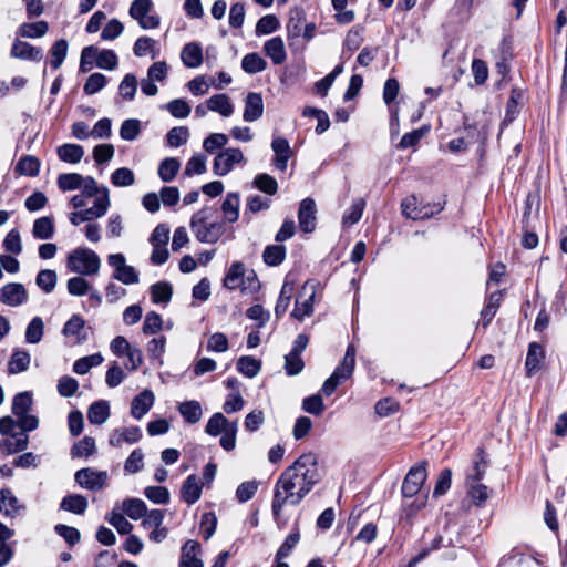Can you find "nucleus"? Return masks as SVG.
<instances>
[{
    "label": "nucleus",
    "instance_id": "obj_1",
    "mask_svg": "<svg viewBox=\"0 0 567 567\" xmlns=\"http://www.w3.org/2000/svg\"><path fill=\"white\" fill-rule=\"evenodd\" d=\"M189 228L199 243L215 244L226 231L224 221L218 219V210L214 205H205L193 214Z\"/></svg>",
    "mask_w": 567,
    "mask_h": 567
},
{
    "label": "nucleus",
    "instance_id": "obj_2",
    "mask_svg": "<svg viewBox=\"0 0 567 567\" xmlns=\"http://www.w3.org/2000/svg\"><path fill=\"white\" fill-rule=\"evenodd\" d=\"M281 475L290 478L293 488L306 497L321 478L317 456L313 453L300 455Z\"/></svg>",
    "mask_w": 567,
    "mask_h": 567
},
{
    "label": "nucleus",
    "instance_id": "obj_3",
    "mask_svg": "<svg viewBox=\"0 0 567 567\" xmlns=\"http://www.w3.org/2000/svg\"><path fill=\"white\" fill-rule=\"evenodd\" d=\"M66 267L81 276H96L101 268V259L94 250L79 247L68 255Z\"/></svg>",
    "mask_w": 567,
    "mask_h": 567
},
{
    "label": "nucleus",
    "instance_id": "obj_4",
    "mask_svg": "<svg viewBox=\"0 0 567 567\" xmlns=\"http://www.w3.org/2000/svg\"><path fill=\"white\" fill-rule=\"evenodd\" d=\"M303 498L305 496L302 493L293 488V483H290V478H286L280 475L274 486V497L271 503L274 517L276 519L279 518L285 506H297Z\"/></svg>",
    "mask_w": 567,
    "mask_h": 567
},
{
    "label": "nucleus",
    "instance_id": "obj_5",
    "mask_svg": "<svg viewBox=\"0 0 567 567\" xmlns=\"http://www.w3.org/2000/svg\"><path fill=\"white\" fill-rule=\"evenodd\" d=\"M355 364V348L352 344H349L346 351V354L342 359V362L339 367L336 368L333 373L324 381L322 385V392L329 396L331 395L338 384L347 380L352 375L353 369Z\"/></svg>",
    "mask_w": 567,
    "mask_h": 567
},
{
    "label": "nucleus",
    "instance_id": "obj_6",
    "mask_svg": "<svg viewBox=\"0 0 567 567\" xmlns=\"http://www.w3.org/2000/svg\"><path fill=\"white\" fill-rule=\"evenodd\" d=\"M317 284L315 281H306L299 291L295 308L291 316L302 321L306 317H310L313 313V303L316 298Z\"/></svg>",
    "mask_w": 567,
    "mask_h": 567
},
{
    "label": "nucleus",
    "instance_id": "obj_7",
    "mask_svg": "<svg viewBox=\"0 0 567 567\" xmlns=\"http://www.w3.org/2000/svg\"><path fill=\"white\" fill-rule=\"evenodd\" d=\"M110 207L109 189L104 188L102 195L95 198L94 205L84 210L74 212L70 215L72 225L78 226L84 221H92L93 219L103 217Z\"/></svg>",
    "mask_w": 567,
    "mask_h": 567
},
{
    "label": "nucleus",
    "instance_id": "obj_8",
    "mask_svg": "<svg viewBox=\"0 0 567 567\" xmlns=\"http://www.w3.org/2000/svg\"><path fill=\"white\" fill-rule=\"evenodd\" d=\"M153 1L152 0H134L131 3L128 13L138 22L142 29H155L159 25V17L152 13Z\"/></svg>",
    "mask_w": 567,
    "mask_h": 567
},
{
    "label": "nucleus",
    "instance_id": "obj_9",
    "mask_svg": "<svg viewBox=\"0 0 567 567\" xmlns=\"http://www.w3.org/2000/svg\"><path fill=\"white\" fill-rule=\"evenodd\" d=\"M107 264L114 269L113 279L124 285H134L140 281L138 274L133 266L126 265L125 256L121 252L107 256Z\"/></svg>",
    "mask_w": 567,
    "mask_h": 567
},
{
    "label": "nucleus",
    "instance_id": "obj_10",
    "mask_svg": "<svg viewBox=\"0 0 567 567\" xmlns=\"http://www.w3.org/2000/svg\"><path fill=\"white\" fill-rule=\"evenodd\" d=\"M109 475L106 471H96L91 467L81 468L75 472L74 481L82 488L89 491H100L107 484Z\"/></svg>",
    "mask_w": 567,
    "mask_h": 567
},
{
    "label": "nucleus",
    "instance_id": "obj_11",
    "mask_svg": "<svg viewBox=\"0 0 567 567\" xmlns=\"http://www.w3.org/2000/svg\"><path fill=\"white\" fill-rule=\"evenodd\" d=\"M427 477L426 472V463L421 462L415 464L408 472L403 483H402V494L404 497H413L415 496L423 484L425 483Z\"/></svg>",
    "mask_w": 567,
    "mask_h": 567
},
{
    "label": "nucleus",
    "instance_id": "obj_12",
    "mask_svg": "<svg viewBox=\"0 0 567 567\" xmlns=\"http://www.w3.org/2000/svg\"><path fill=\"white\" fill-rule=\"evenodd\" d=\"M243 161L244 154L239 148H226L214 159V174L217 176H225L233 169L235 164H239Z\"/></svg>",
    "mask_w": 567,
    "mask_h": 567
},
{
    "label": "nucleus",
    "instance_id": "obj_13",
    "mask_svg": "<svg viewBox=\"0 0 567 567\" xmlns=\"http://www.w3.org/2000/svg\"><path fill=\"white\" fill-rule=\"evenodd\" d=\"M317 208L312 198H305L301 200L298 210L299 227L305 233H312L316 228Z\"/></svg>",
    "mask_w": 567,
    "mask_h": 567
},
{
    "label": "nucleus",
    "instance_id": "obj_14",
    "mask_svg": "<svg viewBox=\"0 0 567 567\" xmlns=\"http://www.w3.org/2000/svg\"><path fill=\"white\" fill-rule=\"evenodd\" d=\"M401 208H402L403 215H405L406 217H409L411 219L416 220V219L430 218L435 213L441 212L443 209V206L441 204H436V205H434V208L431 210H427L425 207L419 208L417 199L414 195H412L402 200Z\"/></svg>",
    "mask_w": 567,
    "mask_h": 567
},
{
    "label": "nucleus",
    "instance_id": "obj_15",
    "mask_svg": "<svg viewBox=\"0 0 567 567\" xmlns=\"http://www.w3.org/2000/svg\"><path fill=\"white\" fill-rule=\"evenodd\" d=\"M0 300L7 306L18 307L28 300V292L22 284H7L1 289Z\"/></svg>",
    "mask_w": 567,
    "mask_h": 567
},
{
    "label": "nucleus",
    "instance_id": "obj_16",
    "mask_svg": "<svg viewBox=\"0 0 567 567\" xmlns=\"http://www.w3.org/2000/svg\"><path fill=\"white\" fill-rule=\"evenodd\" d=\"M271 148L275 153L272 161L275 167L281 172L286 171L288 161L292 156V150L288 140L281 136L274 137Z\"/></svg>",
    "mask_w": 567,
    "mask_h": 567
},
{
    "label": "nucleus",
    "instance_id": "obj_17",
    "mask_svg": "<svg viewBox=\"0 0 567 567\" xmlns=\"http://www.w3.org/2000/svg\"><path fill=\"white\" fill-rule=\"evenodd\" d=\"M545 360V349L537 342H532L528 346V351L525 360L526 375L533 377L536 372L542 369V364Z\"/></svg>",
    "mask_w": 567,
    "mask_h": 567
},
{
    "label": "nucleus",
    "instance_id": "obj_18",
    "mask_svg": "<svg viewBox=\"0 0 567 567\" xmlns=\"http://www.w3.org/2000/svg\"><path fill=\"white\" fill-rule=\"evenodd\" d=\"M200 545L197 540H187L181 550L178 567H204L203 560L198 557Z\"/></svg>",
    "mask_w": 567,
    "mask_h": 567
},
{
    "label": "nucleus",
    "instance_id": "obj_19",
    "mask_svg": "<svg viewBox=\"0 0 567 567\" xmlns=\"http://www.w3.org/2000/svg\"><path fill=\"white\" fill-rule=\"evenodd\" d=\"M264 114V101L260 93L250 92L245 99L243 118L246 122H255Z\"/></svg>",
    "mask_w": 567,
    "mask_h": 567
},
{
    "label": "nucleus",
    "instance_id": "obj_20",
    "mask_svg": "<svg viewBox=\"0 0 567 567\" xmlns=\"http://www.w3.org/2000/svg\"><path fill=\"white\" fill-rule=\"evenodd\" d=\"M488 467V461L485 457V453L483 449H477L475 452L472 465L466 472L465 483H477L480 482Z\"/></svg>",
    "mask_w": 567,
    "mask_h": 567
},
{
    "label": "nucleus",
    "instance_id": "obj_21",
    "mask_svg": "<svg viewBox=\"0 0 567 567\" xmlns=\"http://www.w3.org/2000/svg\"><path fill=\"white\" fill-rule=\"evenodd\" d=\"M10 54L16 59L35 62L41 61L43 58L41 48L33 47L32 44L20 40L13 42Z\"/></svg>",
    "mask_w": 567,
    "mask_h": 567
},
{
    "label": "nucleus",
    "instance_id": "obj_22",
    "mask_svg": "<svg viewBox=\"0 0 567 567\" xmlns=\"http://www.w3.org/2000/svg\"><path fill=\"white\" fill-rule=\"evenodd\" d=\"M154 401V393L148 389L143 390L131 403V415L136 420H141L151 410Z\"/></svg>",
    "mask_w": 567,
    "mask_h": 567
},
{
    "label": "nucleus",
    "instance_id": "obj_23",
    "mask_svg": "<svg viewBox=\"0 0 567 567\" xmlns=\"http://www.w3.org/2000/svg\"><path fill=\"white\" fill-rule=\"evenodd\" d=\"M141 437L142 432L138 426L115 429L110 435L109 443L114 447H120L124 442L133 444L138 442Z\"/></svg>",
    "mask_w": 567,
    "mask_h": 567
},
{
    "label": "nucleus",
    "instance_id": "obj_24",
    "mask_svg": "<svg viewBox=\"0 0 567 567\" xmlns=\"http://www.w3.org/2000/svg\"><path fill=\"white\" fill-rule=\"evenodd\" d=\"M181 59L186 68L200 66L204 60L202 45L198 42L186 43L181 51Z\"/></svg>",
    "mask_w": 567,
    "mask_h": 567
},
{
    "label": "nucleus",
    "instance_id": "obj_25",
    "mask_svg": "<svg viewBox=\"0 0 567 567\" xmlns=\"http://www.w3.org/2000/svg\"><path fill=\"white\" fill-rule=\"evenodd\" d=\"M202 496V484L199 478L192 474L189 475L182 485L181 497L182 499L192 505L196 503Z\"/></svg>",
    "mask_w": 567,
    "mask_h": 567
},
{
    "label": "nucleus",
    "instance_id": "obj_26",
    "mask_svg": "<svg viewBox=\"0 0 567 567\" xmlns=\"http://www.w3.org/2000/svg\"><path fill=\"white\" fill-rule=\"evenodd\" d=\"M240 196L238 193H228L221 204L224 224H233L239 218Z\"/></svg>",
    "mask_w": 567,
    "mask_h": 567
},
{
    "label": "nucleus",
    "instance_id": "obj_27",
    "mask_svg": "<svg viewBox=\"0 0 567 567\" xmlns=\"http://www.w3.org/2000/svg\"><path fill=\"white\" fill-rule=\"evenodd\" d=\"M85 321L79 315H73L64 324L62 329V334L64 337L74 338L76 343H82L86 340V334L84 332Z\"/></svg>",
    "mask_w": 567,
    "mask_h": 567
},
{
    "label": "nucleus",
    "instance_id": "obj_28",
    "mask_svg": "<svg viewBox=\"0 0 567 567\" xmlns=\"http://www.w3.org/2000/svg\"><path fill=\"white\" fill-rule=\"evenodd\" d=\"M264 51L274 64L280 65L287 59L284 40L280 37H274L265 42Z\"/></svg>",
    "mask_w": 567,
    "mask_h": 567
},
{
    "label": "nucleus",
    "instance_id": "obj_29",
    "mask_svg": "<svg viewBox=\"0 0 567 567\" xmlns=\"http://www.w3.org/2000/svg\"><path fill=\"white\" fill-rule=\"evenodd\" d=\"M89 503L85 496L81 494H70L62 498L60 509L75 515H83L87 509Z\"/></svg>",
    "mask_w": 567,
    "mask_h": 567
},
{
    "label": "nucleus",
    "instance_id": "obj_30",
    "mask_svg": "<svg viewBox=\"0 0 567 567\" xmlns=\"http://www.w3.org/2000/svg\"><path fill=\"white\" fill-rule=\"evenodd\" d=\"M54 219L51 216H43L34 220L32 236L39 240L51 239L54 235Z\"/></svg>",
    "mask_w": 567,
    "mask_h": 567
},
{
    "label": "nucleus",
    "instance_id": "obj_31",
    "mask_svg": "<svg viewBox=\"0 0 567 567\" xmlns=\"http://www.w3.org/2000/svg\"><path fill=\"white\" fill-rule=\"evenodd\" d=\"M207 107L209 111L219 113L224 117H229L234 113V105L228 95L224 93L210 96L207 100Z\"/></svg>",
    "mask_w": 567,
    "mask_h": 567
},
{
    "label": "nucleus",
    "instance_id": "obj_32",
    "mask_svg": "<svg viewBox=\"0 0 567 567\" xmlns=\"http://www.w3.org/2000/svg\"><path fill=\"white\" fill-rule=\"evenodd\" d=\"M245 266L240 261H235L229 267L225 278L224 286L230 290H235L244 285Z\"/></svg>",
    "mask_w": 567,
    "mask_h": 567
},
{
    "label": "nucleus",
    "instance_id": "obj_33",
    "mask_svg": "<svg viewBox=\"0 0 567 567\" xmlns=\"http://www.w3.org/2000/svg\"><path fill=\"white\" fill-rule=\"evenodd\" d=\"M178 412L183 419L189 424H196L203 415L202 405L196 400L185 401L178 405Z\"/></svg>",
    "mask_w": 567,
    "mask_h": 567
},
{
    "label": "nucleus",
    "instance_id": "obj_34",
    "mask_svg": "<svg viewBox=\"0 0 567 567\" xmlns=\"http://www.w3.org/2000/svg\"><path fill=\"white\" fill-rule=\"evenodd\" d=\"M56 153L62 162L76 164L82 159L84 148L79 144L66 143L59 146Z\"/></svg>",
    "mask_w": 567,
    "mask_h": 567
},
{
    "label": "nucleus",
    "instance_id": "obj_35",
    "mask_svg": "<svg viewBox=\"0 0 567 567\" xmlns=\"http://www.w3.org/2000/svg\"><path fill=\"white\" fill-rule=\"evenodd\" d=\"M110 417V405L106 401H96L92 403L87 410V419L90 423L102 425Z\"/></svg>",
    "mask_w": 567,
    "mask_h": 567
},
{
    "label": "nucleus",
    "instance_id": "obj_36",
    "mask_svg": "<svg viewBox=\"0 0 567 567\" xmlns=\"http://www.w3.org/2000/svg\"><path fill=\"white\" fill-rule=\"evenodd\" d=\"M30 361L31 357L28 351L20 349L14 350L8 362V372L10 374H17L28 370Z\"/></svg>",
    "mask_w": 567,
    "mask_h": 567
},
{
    "label": "nucleus",
    "instance_id": "obj_37",
    "mask_svg": "<svg viewBox=\"0 0 567 567\" xmlns=\"http://www.w3.org/2000/svg\"><path fill=\"white\" fill-rule=\"evenodd\" d=\"M467 487V497L471 503L477 507H482L489 498V489L486 485L477 483H465Z\"/></svg>",
    "mask_w": 567,
    "mask_h": 567
},
{
    "label": "nucleus",
    "instance_id": "obj_38",
    "mask_svg": "<svg viewBox=\"0 0 567 567\" xmlns=\"http://www.w3.org/2000/svg\"><path fill=\"white\" fill-rule=\"evenodd\" d=\"M502 298H503L502 291H495L489 296L486 306L481 311L482 326L484 328L491 323L492 319L496 315V312L501 306Z\"/></svg>",
    "mask_w": 567,
    "mask_h": 567
},
{
    "label": "nucleus",
    "instance_id": "obj_39",
    "mask_svg": "<svg viewBox=\"0 0 567 567\" xmlns=\"http://www.w3.org/2000/svg\"><path fill=\"white\" fill-rule=\"evenodd\" d=\"M181 168V162L175 157H166L158 165V176L165 182H172Z\"/></svg>",
    "mask_w": 567,
    "mask_h": 567
},
{
    "label": "nucleus",
    "instance_id": "obj_40",
    "mask_svg": "<svg viewBox=\"0 0 567 567\" xmlns=\"http://www.w3.org/2000/svg\"><path fill=\"white\" fill-rule=\"evenodd\" d=\"M21 506L19 505L18 498L13 495V493L3 488L0 491V512L6 516H14Z\"/></svg>",
    "mask_w": 567,
    "mask_h": 567
},
{
    "label": "nucleus",
    "instance_id": "obj_41",
    "mask_svg": "<svg viewBox=\"0 0 567 567\" xmlns=\"http://www.w3.org/2000/svg\"><path fill=\"white\" fill-rule=\"evenodd\" d=\"M68 49H69V43L65 39H60L58 41H55L50 51H49V54H50V65L53 68V69H59L65 58H66V54H68Z\"/></svg>",
    "mask_w": 567,
    "mask_h": 567
},
{
    "label": "nucleus",
    "instance_id": "obj_42",
    "mask_svg": "<svg viewBox=\"0 0 567 567\" xmlns=\"http://www.w3.org/2000/svg\"><path fill=\"white\" fill-rule=\"evenodd\" d=\"M150 292L154 303H167L172 298L173 288L169 282L158 281L151 286Z\"/></svg>",
    "mask_w": 567,
    "mask_h": 567
},
{
    "label": "nucleus",
    "instance_id": "obj_43",
    "mask_svg": "<svg viewBox=\"0 0 567 567\" xmlns=\"http://www.w3.org/2000/svg\"><path fill=\"white\" fill-rule=\"evenodd\" d=\"M83 182L84 177L78 173H63L56 179L58 187L62 192L80 189Z\"/></svg>",
    "mask_w": 567,
    "mask_h": 567
},
{
    "label": "nucleus",
    "instance_id": "obj_44",
    "mask_svg": "<svg viewBox=\"0 0 567 567\" xmlns=\"http://www.w3.org/2000/svg\"><path fill=\"white\" fill-rule=\"evenodd\" d=\"M241 68L248 74L260 73L266 70L267 61L258 53H248L241 60Z\"/></svg>",
    "mask_w": 567,
    "mask_h": 567
},
{
    "label": "nucleus",
    "instance_id": "obj_45",
    "mask_svg": "<svg viewBox=\"0 0 567 567\" xmlns=\"http://www.w3.org/2000/svg\"><path fill=\"white\" fill-rule=\"evenodd\" d=\"M233 422L228 421V419L220 412L214 413L208 420L205 432L208 435L217 436L224 431L227 430L231 425Z\"/></svg>",
    "mask_w": 567,
    "mask_h": 567
},
{
    "label": "nucleus",
    "instance_id": "obj_46",
    "mask_svg": "<svg viewBox=\"0 0 567 567\" xmlns=\"http://www.w3.org/2000/svg\"><path fill=\"white\" fill-rule=\"evenodd\" d=\"M365 202L362 198H357L352 202L351 206L344 212L342 224L347 227L357 224L363 214Z\"/></svg>",
    "mask_w": 567,
    "mask_h": 567
},
{
    "label": "nucleus",
    "instance_id": "obj_47",
    "mask_svg": "<svg viewBox=\"0 0 567 567\" xmlns=\"http://www.w3.org/2000/svg\"><path fill=\"white\" fill-rule=\"evenodd\" d=\"M236 365L237 370L247 378L256 377L261 369V362L250 355L240 357Z\"/></svg>",
    "mask_w": 567,
    "mask_h": 567
},
{
    "label": "nucleus",
    "instance_id": "obj_48",
    "mask_svg": "<svg viewBox=\"0 0 567 567\" xmlns=\"http://www.w3.org/2000/svg\"><path fill=\"white\" fill-rule=\"evenodd\" d=\"M96 445L95 440L91 436H84L82 440L75 442L71 449V456L75 457H89L95 453Z\"/></svg>",
    "mask_w": 567,
    "mask_h": 567
},
{
    "label": "nucleus",
    "instance_id": "obj_49",
    "mask_svg": "<svg viewBox=\"0 0 567 567\" xmlns=\"http://www.w3.org/2000/svg\"><path fill=\"white\" fill-rule=\"evenodd\" d=\"M286 257V247L282 245H270L267 246L262 254V259L268 266L280 265Z\"/></svg>",
    "mask_w": 567,
    "mask_h": 567
},
{
    "label": "nucleus",
    "instance_id": "obj_50",
    "mask_svg": "<svg viewBox=\"0 0 567 567\" xmlns=\"http://www.w3.org/2000/svg\"><path fill=\"white\" fill-rule=\"evenodd\" d=\"M44 333V322L40 317H34L25 330V341L31 344L39 343Z\"/></svg>",
    "mask_w": 567,
    "mask_h": 567
},
{
    "label": "nucleus",
    "instance_id": "obj_51",
    "mask_svg": "<svg viewBox=\"0 0 567 567\" xmlns=\"http://www.w3.org/2000/svg\"><path fill=\"white\" fill-rule=\"evenodd\" d=\"M123 512L132 519L142 518L146 512V504L138 498H131L123 502Z\"/></svg>",
    "mask_w": 567,
    "mask_h": 567
},
{
    "label": "nucleus",
    "instance_id": "obj_52",
    "mask_svg": "<svg viewBox=\"0 0 567 567\" xmlns=\"http://www.w3.org/2000/svg\"><path fill=\"white\" fill-rule=\"evenodd\" d=\"M137 91V79L134 74H126L118 85V94L125 101H132Z\"/></svg>",
    "mask_w": 567,
    "mask_h": 567
},
{
    "label": "nucleus",
    "instance_id": "obj_53",
    "mask_svg": "<svg viewBox=\"0 0 567 567\" xmlns=\"http://www.w3.org/2000/svg\"><path fill=\"white\" fill-rule=\"evenodd\" d=\"M16 171L25 176H37L40 171V161L34 156H23L16 166Z\"/></svg>",
    "mask_w": 567,
    "mask_h": 567
},
{
    "label": "nucleus",
    "instance_id": "obj_54",
    "mask_svg": "<svg viewBox=\"0 0 567 567\" xmlns=\"http://www.w3.org/2000/svg\"><path fill=\"white\" fill-rule=\"evenodd\" d=\"M32 394L30 392H20L13 398L12 413L16 416L24 415L29 412L32 405Z\"/></svg>",
    "mask_w": 567,
    "mask_h": 567
},
{
    "label": "nucleus",
    "instance_id": "obj_55",
    "mask_svg": "<svg viewBox=\"0 0 567 567\" xmlns=\"http://www.w3.org/2000/svg\"><path fill=\"white\" fill-rule=\"evenodd\" d=\"M111 183L116 187H127L135 183V176L132 169L121 167L111 174Z\"/></svg>",
    "mask_w": 567,
    "mask_h": 567
},
{
    "label": "nucleus",
    "instance_id": "obj_56",
    "mask_svg": "<svg viewBox=\"0 0 567 567\" xmlns=\"http://www.w3.org/2000/svg\"><path fill=\"white\" fill-rule=\"evenodd\" d=\"M141 133V122L136 118L123 121L120 127V136L124 141H135Z\"/></svg>",
    "mask_w": 567,
    "mask_h": 567
},
{
    "label": "nucleus",
    "instance_id": "obj_57",
    "mask_svg": "<svg viewBox=\"0 0 567 567\" xmlns=\"http://www.w3.org/2000/svg\"><path fill=\"white\" fill-rule=\"evenodd\" d=\"M35 282L45 293H50L56 285V272L51 269H43L37 275Z\"/></svg>",
    "mask_w": 567,
    "mask_h": 567
},
{
    "label": "nucleus",
    "instance_id": "obj_58",
    "mask_svg": "<svg viewBox=\"0 0 567 567\" xmlns=\"http://www.w3.org/2000/svg\"><path fill=\"white\" fill-rule=\"evenodd\" d=\"M254 185L267 195H275L278 190L277 181L266 173L258 174L254 179Z\"/></svg>",
    "mask_w": 567,
    "mask_h": 567
},
{
    "label": "nucleus",
    "instance_id": "obj_59",
    "mask_svg": "<svg viewBox=\"0 0 567 567\" xmlns=\"http://www.w3.org/2000/svg\"><path fill=\"white\" fill-rule=\"evenodd\" d=\"M49 30L45 21H38L32 23H23L20 27V34L24 38H41Z\"/></svg>",
    "mask_w": 567,
    "mask_h": 567
},
{
    "label": "nucleus",
    "instance_id": "obj_60",
    "mask_svg": "<svg viewBox=\"0 0 567 567\" xmlns=\"http://www.w3.org/2000/svg\"><path fill=\"white\" fill-rule=\"evenodd\" d=\"M207 157L204 154H196L192 156L186 166L184 174L186 176L200 175L206 172Z\"/></svg>",
    "mask_w": 567,
    "mask_h": 567
},
{
    "label": "nucleus",
    "instance_id": "obj_61",
    "mask_svg": "<svg viewBox=\"0 0 567 567\" xmlns=\"http://www.w3.org/2000/svg\"><path fill=\"white\" fill-rule=\"evenodd\" d=\"M430 131L429 125H423L422 127L414 130L410 133H405L400 143V148H409L415 146Z\"/></svg>",
    "mask_w": 567,
    "mask_h": 567
},
{
    "label": "nucleus",
    "instance_id": "obj_62",
    "mask_svg": "<svg viewBox=\"0 0 567 567\" xmlns=\"http://www.w3.org/2000/svg\"><path fill=\"white\" fill-rule=\"evenodd\" d=\"M164 107L176 118H185L190 114V105L183 99H174Z\"/></svg>",
    "mask_w": 567,
    "mask_h": 567
},
{
    "label": "nucleus",
    "instance_id": "obj_63",
    "mask_svg": "<svg viewBox=\"0 0 567 567\" xmlns=\"http://www.w3.org/2000/svg\"><path fill=\"white\" fill-rule=\"evenodd\" d=\"M83 277L84 276L80 275V276L72 277L68 280L66 289L70 295L76 296V297L87 295L91 286L87 282V280L84 279Z\"/></svg>",
    "mask_w": 567,
    "mask_h": 567
},
{
    "label": "nucleus",
    "instance_id": "obj_64",
    "mask_svg": "<svg viewBox=\"0 0 567 567\" xmlns=\"http://www.w3.org/2000/svg\"><path fill=\"white\" fill-rule=\"evenodd\" d=\"M188 137V128L186 126H177L168 131L166 141L171 147H179L187 142Z\"/></svg>",
    "mask_w": 567,
    "mask_h": 567
}]
</instances>
